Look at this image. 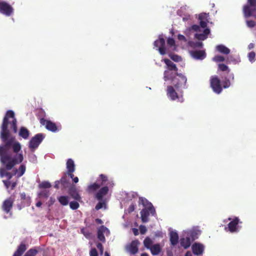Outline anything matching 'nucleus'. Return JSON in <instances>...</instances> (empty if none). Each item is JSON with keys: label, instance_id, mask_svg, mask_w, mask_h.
I'll list each match as a JSON object with an SVG mask.
<instances>
[{"label": "nucleus", "instance_id": "43", "mask_svg": "<svg viewBox=\"0 0 256 256\" xmlns=\"http://www.w3.org/2000/svg\"><path fill=\"white\" fill-rule=\"evenodd\" d=\"M256 54L254 51H251L248 54V60L250 62L254 61Z\"/></svg>", "mask_w": 256, "mask_h": 256}, {"label": "nucleus", "instance_id": "14", "mask_svg": "<svg viewBox=\"0 0 256 256\" xmlns=\"http://www.w3.org/2000/svg\"><path fill=\"white\" fill-rule=\"evenodd\" d=\"M176 73L174 71L170 70L167 68L166 70L164 72V79L165 81L167 80H171L173 82L174 86V82L176 81Z\"/></svg>", "mask_w": 256, "mask_h": 256}, {"label": "nucleus", "instance_id": "28", "mask_svg": "<svg viewBox=\"0 0 256 256\" xmlns=\"http://www.w3.org/2000/svg\"><path fill=\"white\" fill-rule=\"evenodd\" d=\"M180 244L182 246L184 247L186 249V248H188V247L190 246L191 240L190 238H189V236L182 238L180 240Z\"/></svg>", "mask_w": 256, "mask_h": 256}, {"label": "nucleus", "instance_id": "58", "mask_svg": "<svg viewBox=\"0 0 256 256\" xmlns=\"http://www.w3.org/2000/svg\"><path fill=\"white\" fill-rule=\"evenodd\" d=\"M72 180L73 182H75V184H76V182H78L79 181V178L78 176H75L74 174V176L72 178Z\"/></svg>", "mask_w": 256, "mask_h": 256}, {"label": "nucleus", "instance_id": "31", "mask_svg": "<svg viewBox=\"0 0 256 256\" xmlns=\"http://www.w3.org/2000/svg\"><path fill=\"white\" fill-rule=\"evenodd\" d=\"M98 181L99 182L100 187V186H103V184H107V182H108V178L107 176L106 175H104V174H100L99 177L98 178Z\"/></svg>", "mask_w": 256, "mask_h": 256}, {"label": "nucleus", "instance_id": "59", "mask_svg": "<svg viewBox=\"0 0 256 256\" xmlns=\"http://www.w3.org/2000/svg\"><path fill=\"white\" fill-rule=\"evenodd\" d=\"M20 197L21 199H26V194L25 192H22V193H20Z\"/></svg>", "mask_w": 256, "mask_h": 256}, {"label": "nucleus", "instance_id": "13", "mask_svg": "<svg viewBox=\"0 0 256 256\" xmlns=\"http://www.w3.org/2000/svg\"><path fill=\"white\" fill-rule=\"evenodd\" d=\"M67 174L71 178L74 176V172L76 170V166L72 158H68L66 162Z\"/></svg>", "mask_w": 256, "mask_h": 256}, {"label": "nucleus", "instance_id": "30", "mask_svg": "<svg viewBox=\"0 0 256 256\" xmlns=\"http://www.w3.org/2000/svg\"><path fill=\"white\" fill-rule=\"evenodd\" d=\"M100 187V185L98 178L96 182H94L93 184H91V185H89V186H88L87 190L89 192H92L96 191Z\"/></svg>", "mask_w": 256, "mask_h": 256}, {"label": "nucleus", "instance_id": "54", "mask_svg": "<svg viewBox=\"0 0 256 256\" xmlns=\"http://www.w3.org/2000/svg\"><path fill=\"white\" fill-rule=\"evenodd\" d=\"M178 38L179 40H182V41H186V38L185 36L182 35V34H178Z\"/></svg>", "mask_w": 256, "mask_h": 256}, {"label": "nucleus", "instance_id": "36", "mask_svg": "<svg viewBox=\"0 0 256 256\" xmlns=\"http://www.w3.org/2000/svg\"><path fill=\"white\" fill-rule=\"evenodd\" d=\"M80 206V205L78 203V201L75 200H74V201H71L70 202V208L72 209V210H76V209H78V208Z\"/></svg>", "mask_w": 256, "mask_h": 256}, {"label": "nucleus", "instance_id": "46", "mask_svg": "<svg viewBox=\"0 0 256 256\" xmlns=\"http://www.w3.org/2000/svg\"><path fill=\"white\" fill-rule=\"evenodd\" d=\"M225 59L224 56H220V55H217L213 58V60L216 62H224Z\"/></svg>", "mask_w": 256, "mask_h": 256}, {"label": "nucleus", "instance_id": "44", "mask_svg": "<svg viewBox=\"0 0 256 256\" xmlns=\"http://www.w3.org/2000/svg\"><path fill=\"white\" fill-rule=\"evenodd\" d=\"M230 86V82L228 78H226L222 82V88H228V87Z\"/></svg>", "mask_w": 256, "mask_h": 256}, {"label": "nucleus", "instance_id": "2", "mask_svg": "<svg viewBox=\"0 0 256 256\" xmlns=\"http://www.w3.org/2000/svg\"><path fill=\"white\" fill-rule=\"evenodd\" d=\"M208 14L207 13H200L198 16L200 26L204 28L203 33H196L195 37L199 40L206 39L208 35L210 32V28H206L208 26Z\"/></svg>", "mask_w": 256, "mask_h": 256}, {"label": "nucleus", "instance_id": "52", "mask_svg": "<svg viewBox=\"0 0 256 256\" xmlns=\"http://www.w3.org/2000/svg\"><path fill=\"white\" fill-rule=\"evenodd\" d=\"M96 247L98 249H99L101 252H103L104 248L103 245L102 244V243H98L96 244Z\"/></svg>", "mask_w": 256, "mask_h": 256}, {"label": "nucleus", "instance_id": "61", "mask_svg": "<svg viewBox=\"0 0 256 256\" xmlns=\"http://www.w3.org/2000/svg\"><path fill=\"white\" fill-rule=\"evenodd\" d=\"M16 184H17L16 182H12V183L11 182L10 186H11L12 189H14V188H15V187L16 186Z\"/></svg>", "mask_w": 256, "mask_h": 256}, {"label": "nucleus", "instance_id": "57", "mask_svg": "<svg viewBox=\"0 0 256 256\" xmlns=\"http://www.w3.org/2000/svg\"><path fill=\"white\" fill-rule=\"evenodd\" d=\"M132 232L134 236H138L139 234V230H138V228H132Z\"/></svg>", "mask_w": 256, "mask_h": 256}, {"label": "nucleus", "instance_id": "7", "mask_svg": "<svg viewBox=\"0 0 256 256\" xmlns=\"http://www.w3.org/2000/svg\"><path fill=\"white\" fill-rule=\"evenodd\" d=\"M40 122L42 126H44L46 128L52 132H56L58 131L60 129L61 126H56V123L54 122H52L51 120H46L44 118H42L40 120Z\"/></svg>", "mask_w": 256, "mask_h": 256}, {"label": "nucleus", "instance_id": "4", "mask_svg": "<svg viewBox=\"0 0 256 256\" xmlns=\"http://www.w3.org/2000/svg\"><path fill=\"white\" fill-rule=\"evenodd\" d=\"M255 12H256V0H248L247 5L243 6L244 16L245 17L252 16Z\"/></svg>", "mask_w": 256, "mask_h": 256}, {"label": "nucleus", "instance_id": "42", "mask_svg": "<svg viewBox=\"0 0 256 256\" xmlns=\"http://www.w3.org/2000/svg\"><path fill=\"white\" fill-rule=\"evenodd\" d=\"M169 56H170L171 59L174 61L179 62L182 60L181 56H178V55H176V54H169Z\"/></svg>", "mask_w": 256, "mask_h": 256}, {"label": "nucleus", "instance_id": "34", "mask_svg": "<svg viewBox=\"0 0 256 256\" xmlns=\"http://www.w3.org/2000/svg\"><path fill=\"white\" fill-rule=\"evenodd\" d=\"M58 200L62 206H67L69 202L68 196H60L58 198Z\"/></svg>", "mask_w": 256, "mask_h": 256}, {"label": "nucleus", "instance_id": "63", "mask_svg": "<svg viewBox=\"0 0 256 256\" xmlns=\"http://www.w3.org/2000/svg\"><path fill=\"white\" fill-rule=\"evenodd\" d=\"M184 256H192L190 251H187L186 252Z\"/></svg>", "mask_w": 256, "mask_h": 256}, {"label": "nucleus", "instance_id": "18", "mask_svg": "<svg viewBox=\"0 0 256 256\" xmlns=\"http://www.w3.org/2000/svg\"><path fill=\"white\" fill-rule=\"evenodd\" d=\"M27 246L25 242H21L19 246H18L17 250L14 253L12 256H22L24 252L26 251Z\"/></svg>", "mask_w": 256, "mask_h": 256}, {"label": "nucleus", "instance_id": "16", "mask_svg": "<svg viewBox=\"0 0 256 256\" xmlns=\"http://www.w3.org/2000/svg\"><path fill=\"white\" fill-rule=\"evenodd\" d=\"M106 231L109 232L108 228L106 226H104V225H102V226H100L99 228H98L97 236L98 239H99L100 241H106V238L105 236H104V233L106 232Z\"/></svg>", "mask_w": 256, "mask_h": 256}, {"label": "nucleus", "instance_id": "33", "mask_svg": "<svg viewBox=\"0 0 256 256\" xmlns=\"http://www.w3.org/2000/svg\"><path fill=\"white\" fill-rule=\"evenodd\" d=\"M153 242L149 236H146L144 240V246L148 249H150L152 252V244Z\"/></svg>", "mask_w": 256, "mask_h": 256}, {"label": "nucleus", "instance_id": "39", "mask_svg": "<svg viewBox=\"0 0 256 256\" xmlns=\"http://www.w3.org/2000/svg\"><path fill=\"white\" fill-rule=\"evenodd\" d=\"M218 68L219 70H220V71H227L228 72H229L230 71L228 66H227V65H226V64H224V63H220V64H218Z\"/></svg>", "mask_w": 256, "mask_h": 256}, {"label": "nucleus", "instance_id": "22", "mask_svg": "<svg viewBox=\"0 0 256 256\" xmlns=\"http://www.w3.org/2000/svg\"><path fill=\"white\" fill-rule=\"evenodd\" d=\"M109 190L108 186H104L101 188L96 194V197L98 200H102V198L106 194H108Z\"/></svg>", "mask_w": 256, "mask_h": 256}, {"label": "nucleus", "instance_id": "38", "mask_svg": "<svg viewBox=\"0 0 256 256\" xmlns=\"http://www.w3.org/2000/svg\"><path fill=\"white\" fill-rule=\"evenodd\" d=\"M26 170L25 165H20L18 168V176L20 177L23 176Z\"/></svg>", "mask_w": 256, "mask_h": 256}, {"label": "nucleus", "instance_id": "47", "mask_svg": "<svg viewBox=\"0 0 256 256\" xmlns=\"http://www.w3.org/2000/svg\"><path fill=\"white\" fill-rule=\"evenodd\" d=\"M104 204H106L104 201L100 200L95 206V209H96V210H99V209L102 208Z\"/></svg>", "mask_w": 256, "mask_h": 256}, {"label": "nucleus", "instance_id": "27", "mask_svg": "<svg viewBox=\"0 0 256 256\" xmlns=\"http://www.w3.org/2000/svg\"><path fill=\"white\" fill-rule=\"evenodd\" d=\"M30 131L25 126H21L20 128L18 135L24 139H28L30 136Z\"/></svg>", "mask_w": 256, "mask_h": 256}, {"label": "nucleus", "instance_id": "64", "mask_svg": "<svg viewBox=\"0 0 256 256\" xmlns=\"http://www.w3.org/2000/svg\"><path fill=\"white\" fill-rule=\"evenodd\" d=\"M42 204V202H41V201H38V202H36V206H41Z\"/></svg>", "mask_w": 256, "mask_h": 256}, {"label": "nucleus", "instance_id": "50", "mask_svg": "<svg viewBox=\"0 0 256 256\" xmlns=\"http://www.w3.org/2000/svg\"><path fill=\"white\" fill-rule=\"evenodd\" d=\"M200 26L199 25H192L190 28V30H193L194 31H200Z\"/></svg>", "mask_w": 256, "mask_h": 256}, {"label": "nucleus", "instance_id": "51", "mask_svg": "<svg viewBox=\"0 0 256 256\" xmlns=\"http://www.w3.org/2000/svg\"><path fill=\"white\" fill-rule=\"evenodd\" d=\"M246 24H247L248 26L254 27V26L256 24V22H255V21H254V20H247Z\"/></svg>", "mask_w": 256, "mask_h": 256}, {"label": "nucleus", "instance_id": "56", "mask_svg": "<svg viewBox=\"0 0 256 256\" xmlns=\"http://www.w3.org/2000/svg\"><path fill=\"white\" fill-rule=\"evenodd\" d=\"M3 182L7 188L10 186L11 182L10 180H3Z\"/></svg>", "mask_w": 256, "mask_h": 256}, {"label": "nucleus", "instance_id": "49", "mask_svg": "<svg viewBox=\"0 0 256 256\" xmlns=\"http://www.w3.org/2000/svg\"><path fill=\"white\" fill-rule=\"evenodd\" d=\"M90 256H98V252L95 248H92L90 252Z\"/></svg>", "mask_w": 256, "mask_h": 256}, {"label": "nucleus", "instance_id": "8", "mask_svg": "<svg viewBox=\"0 0 256 256\" xmlns=\"http://www.w3.org/2000/svg\"><path fill=\"white\" fill-rule=\"evenodd\" d=\"M154 46L158 48L160 54H166L168 52L169 50H166V40L163 36H160L158 40L154 42Z\"/></svg>", "mask_w": 256, "mask_h": 256}, {"label": "nucleus", "instance_id": "1", "mask_svg": "<svg viewBox=\"0 0 256 256\" xmlns=\"http://www.w3.org/2000/svg\"><path fill=\"white\" fill-rule=\"evenodd\" d=\"M9 124L14 132H17V120L13 110L6 111L1 126L0 138L4 142V145H0V160L4 166L0 168L1 177L6 176V170H12L24 158L22 153H19L22 148L20 143L16 141L15 136L10 134Z\"/></svg>", "mask_w": 256, "mask_h": 256}, {"label": "nucleus", "instance_id": "3", "mask_svg": "<svg viewBox=\"0 0 256 256\" xmlns=\"http://www.w3.org/2000/svg\"><path fill=\"white\" fill-rule=\"evenodd\" d=\"M176 76L178 77H175L176 81L174 82V86L178 91H180V90H182L184 88H186L187 78L186 76L181 74V73H178V71H177Z\"/></svg>", "mask_w": 256, "mask_h": 256}, {"label": "nucleus", "instance_id": "62", "mask_svg": "<svg viewBox=\"0 0 256 256\" xmlns=\"http://www.w3.org/2000/svg\"><path fill=\"white\" fill-rule=\"evenodd\" d=\"M95 221L97 224H103V221L100 218H96Z\"/></svg>", "mask_w": 256, "mask_h": 256}, {"label": "nucleus", "instance_id": "55", "mask_svg": "<svg viewBox=\"0 0 256 256\" xmlns=\"http://www.w3.org/2000/svg\"><path fill=\"white\" fill-rule=\"evenodd\" d=\"M60 180H56L54 182V187L55 188H56V189H58L60 187Z\"/></svg>", "mask_w": 256, "mask_h": 256}, {"label": "nucleus", "instance_id": "53", "mask_svg": "<svg viewBox=\"0 0 256 256\" xmlns=\"http://www.w3.org/2000/svg\"><path fill=\"white\" fill-rule=\"evenodd\" d=\"M6 176L8 178V180H10L11 178L13 176V174L9 172L8 170L6 171Z\"/></svg>", "mask_w": 256, "mask_h": 256}, {"label": "nucleus", "instance_id": "11", "mask_svg": "<svg viewBox=\"0 0 256 256\" xmlns=\"http://www.w3.org/2000/svg\"><path fill=\"white\" fill-rule=\"evenodd\" d=\"M139 203L142 204L144 206H148V209L150 210V212L152 216H155L156 214V210L154 206H153L152 203L148 200L146 198L140 196L139 198Z\"/></svg>", "mask_w": 256, "mask_h": 256}, {"label": "nucleus", "instance_id": "37", "mask_svg": "<svg viewBox=\"0 0 256 256\" xmlns=\"http://www.w3.org/2000/svg\"><path fill=\"white\" fill-rule=\"evenodd\" d=\"M167 44L168 46L172 47V49H176V42L172 38H168Z\"/></svg>", "mask_w": 256, "mask_h": 256}, {"label": "nucleus", "instance_id": "48", "mask_svg": "<svg viewBox=\"0 0 256 256\" xmlns=\"http://www.w3.org/2000/svg\"><path fill=\"white\" fill-rule=\"evenodd\" d=\"M139 230L142 234H144L147 231L146 226H144V225H140L139 226Z\"/></svg>", "mask_w": 256, "mask_h": 256}, {"label": "nucleus", "instance_id": "23", "mask_svg": "<svg viewBox=\"0 0 256 256\" xmlns=\"http://www.w3.org/2000/svg\"><path fill=\"white\" fill-rule=\"evenodd\" d=\"M191 56L195 59H204L206 56V54L204 50H193L190 52Z\"/></svg>", "mask_w": 256, "mask_h": 256}, {"label": "nucleus", "instance_id": "25", "mask_svg": "<svg viewBox=\"0 0 256 256\" xmlns=\"http://www.w3.org/2000/svg\"><path fill=\"white\" fill-rule=\"evenodd\" d=\"M163 61L166 64V68L177 72L178 69L174 62H172L170 60H168V58H164Z\"/></svg>", "mask_w": 256, "mask_h": 256}, {"label": "nucleus", "instance_id": "19", "mask_svg": "<svg viewBox=\"0 0 256 256\" xmlns=\"http://www.w3.org/2000/svg\"><path fill=\"white\" fill-rule=\"evenodd\" d=\"M192 249L194 254L199 256V254H202L204 251V246L200 243H194L192 246Z\"/></svg>", "mask_w": 256, "mask_h": 256}, {"label": "nucleus", "instance_id": "32", "mask_svg": "<svg viewBox=\"0 0 256 256\" xmlns=\"http://www.w3.org/2000/svg\"><path fill=\"white\" fill-rule=\"evenodd\" d=\"M160 251L161 248L160 244H154V245H152V248H151V252L152 254L154 256L158 254Z\"/></svg>", "mask_w": 256, "mask_h": 256}, {"label": "nucleus", "instance_id": "9", "mask_svg": "<svg viewBox=\"0 0 256 256\" xmlns=\"http://www.w3.org/2000/svg\"><path fill=\"white\" fill-rule=\"evenodd\" d=\"M14 8L10 4L7 3L6 1L0 0V12L5 14V16H11L14 12Z\"/></svg>", "mask_w": 256, "mask_h": 256}, {"label": "nucleus", "instance_id": "17", "mask_svg": "<svg viewBox=\"0 0 256 256\" xmlns=\"http://www.w3.org/2000/svg\"><path fill=\"white\" fill-rule=\"evenodd\" d=\"M70 186V182L68 177L67 172L64 173L63 176L60 178V188L62 189H69Z\"/></svg>", "mask_w": 256, "mask_h": 256}, {"label": "nucleus", "instance_id": "20", "mask_svg": "<svg viewBox=\"0 0 256 256\" xmlns=\"http://www.w3.org/2000/svg\"><path fill=\"white\" fill-rule=\"evenodd\" d=\"M150 214L149 210V206H146L144 208H143L140 211L141 220L143 222H148Z\"/></svg>", "mask_w": 256, "mask_h": 256}, {"label": "nucleus", "instance_id": "6", "mask_svg": "<svg viewBox=\"0 0 256 256\" xmlns=\"http://www.w3.org/2000/svg\"><path fill=\"white\" fill-rule=\"evenodd\" d=\"M210 85L213 91L216 94H220L222 90L221 80L218 76H212L210 77Z\"/></svg>", "mask_w": 256, "mask_h": 256}, {"label": "nucleus", "instance_id": "29", "mask_svg": "<svg viewBox=\"0 0 256 256\" xmlns=\"http://www.w3.org/2000/svg\"><path fill=\"white\" fill-rule=\"evenodd\" d=\"M216 50L222 52V54H228L230 52V50L227 46H224V45H218L216 46Z\"/></svg>", "mask_w": 256, "mask_h": 256}, {"label": "nucleus", "instance_id": "10", "mask_svg": "<svg viewBox=\"0 0 256 256\" xmlns=\"http://www.w3.org/2000/svg\"><path fill=\"white\" fill-rule=\"evenodd\" d=\"M68 194L74 200L77 201H82V196H80L79 190H78L76 185L70 184L68 190Z\"/></svg>", "mask_w": 256, "mask_h": 256}, {"label": "nucleus", "instance_id": "12", "mask_svg": "<svg viewBox=\"0 0 256 256\" xmlns=\"http://www.w3.org/2000/svg\"><path fill=\"white\" fill-rule=\"evenodd\" d=\"M238 222H240V218L236 216V218H234V220L229 222L228 224V226H227V228H226V230H227V229H228V230L230 232H234L238 231Z\"/></svg>", "mask_w": 256, "mask_h": 256}, {"label": "nucleus", "instance_id": "35", "mask_svg": "<svg viewBox=\"0 0 256 256\" xmlns=\"http://www.w3.org/2000/svg\"><path fill=\"white\" fill-rule=\"evenodd\" d=\"M38 252L36 248H30L25 253L24 256H36Z\"/></svg>", "mask_w": 256, "mask_h": 256}, {"label": "nucleus", "instance_id": "41", "mask_svg": "<svg viewBox=\"0 0 256 256\" xmlns=\"http://www.w3.org/2000/svg\"><path fill=\"white\" fill-rule=\"evenodd\" d=\"M190 46L192 47H202L203 45L202 42H200V41H196V42L191 41L190 42Z\"/></svg>", "mask_w": 256, "mask_h": 256}, {"label": "nucleus", "instance_id": "24", "mask_svg": "<svg viewBox=\"0 0 256 256\" xmlns=\"http://www.w3.org/2000/svg\"><path fill=\"white\" fill-rule=\"evenodd\" d=\"M139 240H132L128 247V250L130 254H135L138 251V246L139 244Z\"/></svg>", "mask_w": 256, "mask_h": 256}, {"label": "nucleus", "instance_id": "45", "mask_svg": "<svg viewBox=\"0 0 256 256\" xmlns=\"http://www.w3.org/2000/svg\"><path fill=\"white\" fill-rule=\"evenodd\" d=\"M50 194V191L48 190H42L39 194L40 196L46 197V198L48 197Z\"/></svg>", "mask_w": 256, "mask_h": 256}, {"label": "nucleus", "instance_id": "5", "mask_svg": "<svg viewBox=\"0 0 256 256\" xmlns=\"http://www.w3.org/2000/svg\"><path fill=\"white\" fill-rule=\"evenodd\" d=\"M44 137L45 136L43 133H38V134H36L32 138L30 141H29V148L32 151H34V149L38 146Z\"/></svg>", "mask_w": 256, "mask_h": 256}, {"label": "nucleus", "instance_id": "60", "mask_svg": "<svg viewBox=\"0 0 256 256\" xmlns=\"http://www.w3.org/2000/svg\"><path fill=\"white\" fill-rule=\"evenodd\" d=\"M254 43H250L248 45V48L250 50V49H252V48H254Z\"/></svg>", "mask_w": 256, "mask_h": 256}, {"label": "nucleus", "instance_id": "21", "mask_svg": "<svg viewBox=\"0 0 256 256\" xmlns=\"http://www.w3.org/2000/svg\"><path fill=\"white\" fill-rule=\"evenodd\" d=\"M166 92L168 96L170 97L172 100H176V99L178 97L176 91L174 90V86H168L166 88Z\"/></svg>", "mask_w": 256, "mask_h": 256}, {"label": "nucleus", "instance_id": "15", "mask_svg": "<svg viewBox=\"0 0 256 256\" xmlns=\"http://www.w3.org/2000/svg\"><path fill=\"white\" fill-rule=\"evenodd\" d=\"M14 202V200L12 198H8L4 200L2 206L4 211H5L6 212H9L12 210Z\"/></svg>", "mask_w": 256, "mask_h": 256}, {"label": "nucleus", "instance_id": "40", "mask_svg": "<svg viewBox=\"0 0 256 256\" xmlns=\"http://www.w3.org/2000/svg\"><path fill=\"white\" fill-rule=\"evenodd\" d=\"M52 186L51 183L48 182V181H42L40 184V187L41 188H50V187Z\"/></svg>", "mask_w": 256, "mask_h": 256}, {"label": "nucleus", "instance_id": "26", "mask_svg": "<svg viewBox=\"0 0 256 256\" xmlns=\"http://www.w3.org/2000/svg\"><path fill=\"white\" fill-rule=\"evenodd\" d=\"M179 239V236L176 231H171L170 232V240L172 246L177 244Z\"/></svg>", "mask_w": 256, "mask_h": 256}]
</instances>
